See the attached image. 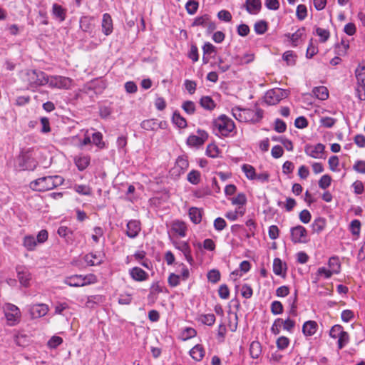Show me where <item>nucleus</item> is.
Returning a JSON list of instances; mask_svg holds the SVG:
<instances>
[{
	"mask_svg": "<svg viewBox=\"0 0 365 365\" xmlns=\"http://www.w3.org/2000/svg\"><path fill=\"white\" fill-rule=\"evenodd\" d=\"M63 181V178L59 175L45 176L31 181L29 187L35 191L45 192L61 185Z\"/></svg>",
	"mask_w": 365,
	"mask_h": 365,
	"instance_id": "nucleus-1",
	"label": "nucleus"
},
{
	"mask_svg": "<svg viewBox=\"0 0 365 365\" xmlns=\"http://www.w3.org/2000/svg\"><path fill=\"white\" fill-rule=\"evenodd\" d=\"M34 155L35 150L34 148L22 150L16 159L18 168L22 170H34L37 165Z\"/></svg>",
	"mask_w": 365,
	"mask_h": 365,
	"instance_id": "nucleus-2",
	"label": "nucleus"
},
{
	"mask_svg": "<svg viewBox=\"0 0 365 365\" xmlns=\"http://www.w3.org/2000/svg\"><path fill=\"white\" fill-rule=\"evenodd\" d=\"M47 75L39 70H27L23 75V80L27 83L31 88L47 84Z\"/></svg>",
	"mask_w": 365,
	"mask_h": 365,
	"instance_id": "nucleus-3",
	"label": "nucleus"
},
{
	"mask_svg": "<svg viewBox=\"0 0 365 365\" xmlns=\"http://www.w3.org/2000/svg\"><path fill=\"white\" fill-rule=\"evenodd\" d=\"M213 129L223 136H228L235 128L232 119L225 115H221L213 120Z\"/></svg>",
	"mask_w": 365,
	"mask_h": 365,
	"instance_id": "nucleus-4",
	"label": "nucleus"
},
{
	"mask_svg": "<svg viewBox=\"0 0 365 365\" xmlns=\"http://www.w3.org/2000/svg\"><path fill=\"white\" fill-rule=\"evenodd\" d=\"M96 277L93 274L87 275L75 274L64 279V284L74 287H83L96 282Z\"/></svg>",
	"mask_w": 365,
	"mask_h": 365,
	"instance_id": "nucleus-5",
	"label": "nucleus"
},
{
	"mask_svg": "<svg viewBox=\"0 0 365 365\" xmlns=\"http://www.w3.org/2000/svg\"><path fill=\"white\" fill-rule=\"evenodd\" d=\"M3 309L8 325L15 326L19 323L21 314L18 307L8 303L4 306Z\"/></svg>",
	"mask_w": 365,
	"mask_h": 365,
	"instance_id": "nucleus-6",
	"label": "nucleus"
},
{
	"mask_svg": "<svg viewBox=\"0 0 365 365\" xmlns=\"http://www.w3.org/2000/svg\"><path fill=\"white\" fill-rule=\"evenodd\" d=\"M49 87L59 89H69L72 87L73 80L70 78L61 76L47 75V79Z\"/></svg>",
	"mask_w": 365,
	"mask_h": 365,
	"instance_id": "nucleus-7",
	"label": "nucleus"
},
{
	"mask_svg": "<svg viewBox=\"0 0 365 365\" xmlns=\"http://www.w3.org/2000/svg\"><path fill=\"white\" fill-rule=\"evenodd\" d=\"M287 92L279 88H273L267 91L264 96V102L268 105H276L281 100L286 98Z\"/></svg>",
	"mask_w": 365,
	"mask_h": 365,
	"instance_id": "nucleus-8",
	"label": "nucleus"
},
{
	"mask_svg": "<svg viewBox=\"0 0 365 365\" xmlns=\"http://www.w3.org/2000/svg\"><path fill=\"white\" fill-rule=\"evenodd\" d=\"M197 135H190L187 139V145L190 147H200L202 145L208 138V134L205 130L198 129Z\"/></svg>",
	"mask_w": 365,
	"mask_h": 365,
	"instance_id": "nucleus-9",
	"label": "nucleus"
},
{
	"mask_svg": "<svg viewBox=\"0 0 365 365\" xmlns=\"http://www.w3.org/2000/svg\"><path fill=\"white\" fill-rule=\"evenodd\" d=\"M189 167L188 160L186 156H179L174 167L171 169L170 173L175 177H179L183 174Z\"/></svg>",
	"mask_w": 365,
	"mask_h": 365,
	"instance_id": "nucleus-10",
	"label": "nucleus"
},
{
	"mask_svg": "<svg viewBox=\"0 0 365 365\" xmlns=\"http://www.w3.org/2000/svg\"><path fill=\"white\" fill-rule=\"evenodd\" d=\"M307 235V230L303 226L298 225L291 229L292 240L294 243L305 242Z\"/></svg>",
	"mask_w": 365,
	"mask_h": 365,
	"instance_id": "nucleus-11",
	"label": "nucleus"
},
{
	"mask_svg": "<svg viewBox=\"0 0 365 365\" xmlns=\"http://www.w3.org/2000/svg\"><path fill=\"white\" fill-rule=\"evenodd\" d=\"M233 116L240 122H247L252 120V115L254 113L250 109L240 108L235 107L232 109Z\"/></svg>",
	"mask_w": 365,
	"mask_h": 365,
	"instance_id": "nucleus-12",
	"label": "nucleus"
},
{
	"mask_svg": "<svg viewBox=\"0 0 365 365\" xmlns=\"http://www.w3.org/2000/svg\"><path fill=\"white\" fill-rule=\"evenodd\" d=\"M170 230L175 235L180 237H185L187 235V227L185 222L175 220L171 222Z\"/></svg>",
	"mask_w": 365,
	"mask_h": 365,
	"instance_id": "nucleus-13",
	"label": "nucleus"
},
{
	"mask_svg": "<svg viewBox=\"0 0 365 365\" xmlns=\"http://www.w3.org/2000/svg\"><path fill=\"white\" fill-rule=\"evenodd\" d=\"M48 310V306L43 303L33 304L29 308V312L33 319L44 317L47 314Z\"/></svg>",
	"mask_w": 365,
	"mask_h": 365,
	"instance_id": "nucleus-14",
	"label": "nucleus"
},
{
	"mask_svg": "<svg viewBox=\"0 0 365 365\" xmlns=\"http://www.w3.org/2000/svg\"><path fill=\"white\" fill-rule=\"evenodd\" d=\"M165 124V122L159 121L156 119H148L143 120L140 126L143 129L146 130L156 131L158 129L164 128Z\"/></svg>",
	"mask_w": 365,
	"mask_h": 365,
	"instance_id": "nucleus-15",
	"label": "nucleus"
},
{
	"mask_svg": "<svg viewBox=\"0 0 365 365\" xmlns=\"http://www.w3.org/2000/svg\"><path fill=\"white\" fill-rule=\"evenodd\" d=\"M16 272L20 284L24 287H29L31 279V274L29 272V270L26 267H18L16 268Z\"/></svg>",
	"mask_w": 365,
	"mask_h": 365,
	"instance_id": "nucleus-16",
	"label": "nucleus"
},
{
	"mask_svg": "<svg viewBox=\"0 0 365 365\" xmlns=\"http://www.w3.org/2000/svg\"><path fill=\"white\" fill-rule=\"evenodd\" d=\"M324 145L322 143H318L315 145H306L304 151L306 154L314 158H320L324 150Z\"/></svg>",
	"mask_w": 365,
	"mask_h": 365,
	"instance_id": "nucleus-17",
	"label": "nucleus"
},
{
	"mask_svg": "<svg viewBox=\"0 0 365 365\" xmlns=\"http://www.w3.org/2000/svg\"><path fill=\"white\" fill-rule=\"evenodd\" d=\"M140 222L135 220H130L127 224L126 235L130 238H135L140 232Z\"/></svg>",
	"mask_w": 365,
	"mask_h": 365,
	"instance_id": "nucleus-18",
	"label": "nucleus"
},
{
	"mask_svg": "<svg viewBox=\"0 0 365 365\" xmlns=\"http://www.w3.org/2000/svg\"><path fill=\"white\" fill-rule=\"evenodd\" d=\"M305 29L302 27L294 34H286L285 36L290 39L292 46H297L302 41V37L304 36Z\"/></svg>",
	"mask_w": 365,
	"mask_h": 365,
	"instance_id": "nucleus-19",
	"label": "nucleus"
},
{
	"mask_svg": "<svg viewBox=\"0 0 365 365\" xmlns=\"http://www.w3.org/2000/svg\"><path fill=\"white\" fill-rule=\"evenodd\" d=\"M130 275L133 279L138 282L145 281L148 277V273L138 267L132 268L130 270Z\"/></svg>",
	"mask_w": 365,
	"mask_h": 365,
	"instance_id": "nucleus-20",
	"label": "nucleus"
},
{
	"mask_svg": "<svg viewBox=\"0 0 365 365\" xmlns=\"http://www.w3.org/2000/svg\"><path fill=\"white\" fill-rule=\"evenodd\" d=\"M245 7L250 14H257L261 9L260 0H246Z\"/></svg>",
	"mask_w": 365,
	"mask_h": 365,
	"instance_id": "nucleus-21",
	"label": "nucleus"
},
{
	"mask_svg": "<svg viewBox=\"0 0 365 365\" xmlns=\"http://www.w3.org/2000/svg\"><path fill=\"white\" fill-rule=\"evenodd\" d=\"M89 155H79L74 158V163L80 171L84 170L90 164Z\"/></svg>",
	"mask_w": 365,
	"mask_h": 365,
	"instance_id": "nucleus-22",
	"label": "nucleus"
},
{
	"mask_svg": "<svg viewBox=\"0 0 365 365\" xmlns=\"http://www.w3.org/2000/svg\"><path fill=\"white\" fill-rule=\"evenodd\" d=\"M103 33L108 36L113 31V21L111 16L108 14H104L102 19Z\"/></svg>",
	"mask_w": 365,
	"mask_h": 365,
	"instance_id": "nucleus-23",
	"label": "nucleus"
},
{
	"mask_svg": "<svg viewBox=\"0 0 365 365\" xmlns=\"http://www.w3.org/2000/svg\"><path fill=\"white\" fill-rule=\"evenodd\" d=\"M230 200L233 205L237 206L236 209L242 208L244 210V212H246L245 205L247 202V197L244 193H238L237 196L230 198Z\"/></svg>",
	"mask_w": 365,
	"mask_h": 365,
	"instance_id": "nucleus-24",
	"label": "nucleus"
},
{
	"mask_svg": "<svg viewBox=\"0 0 365 365\" xmlns=\"http://www.w3.org/2000/svg\"><path fill=\"white\" fill-rule=\"evenodd\" d=\"M205 354V351L202 345L197 344L190 351V356L196 361H201Z\"/></svg>",
	"mask_w": 365,
	"mask_h": 365,
	"instance_id": "nucleus-25",
	"label": "nucleus"
},
{
	"mask_svg": "<svg viewBox=\"0 0 365 365\" xmlns=\"http://www.w3.org/2000/svg\"><path fill=\"white\" fill-rule=\"evenodd\" d=\"M52 14L55 18L58 19L59 21L62 22L66 19V9L58 4H53L52 6Z\"/></svg>",
	"mask_w": 365,
	"mask_h": 365,
	"instance_id": "nucleus-26",
	"label": "nucleus"
},
{
	"mask_svg": "<svg viewBox=\"0 0 365 365\" xmlns=\"http://www.w3.org/2000/svg\"><path fill=\"white\" fill-rule=\"evenodd\" d=\"M85 261L91 266L98 265L103 262V256L100 254L90 253L85 256Z\"/></svg>",
	"mask_w": 365,
	"mask_h": 365,
	"instance_id": "nucleus-27",
	"label": "nucleus"
},
{
	"mask_svg": "<svg viewBox=\"0 0 365 365\" xmlns=\"http://www.w3.org/2000/svg\"><path fill=\"white\" fill-rule=\"evenodd\" d=\"M317 329V324L314 321H307L302 327V331L306 336L314 335Z\"/></svg>",
	"mask_w": 365,
	"mask_h": 365,
	"instance_id": "nucleus-28",
	"label": "nucleus"
},
{
	"mask_svg": "<svg viewBox=\"0 0 365 365\" xmlns=\"http://www.w3.org/2000/svg\"><path fill=\"white\" fill-rule=\"evenodd\" d=\"M93 18L89 16H82L80 19V28L84 32H91L93 29Z\"/></svg>",
	"mask_w": 365,
	"mask_h": 365,
	"instance_id": "nucleus-29",
	"label": "nucleus"
},
{
	"mask_svg": "<svg viewBox=\"0 0 365 365\" xmlns=\"http://www.w3.org/2000/svg\"><path fill=\"white\" fill-rule=\"evenodd\" d=\"M357 85L365 87V66L359 65L355 71Z\"/></svg>",
	"mask_w": 365,
	"mask_h": 365,
	"instance_id": "nucleus-30",
	"label": "nucleus"
},
{
	"mask_svg": "<svg viewBox=\"0 0 365 365\" xmlns=\"http://www.w3.org/2000/svg\"><path fill=\"white\" fill-rule=\"evenodd\" d=\"M188 215L190 220L195 224H199L202 220V211L197 207L190 208Z\"/></svg>",
	"mask_w": 365,
	"mask_h": 365,
	"instance_id": "nucleus-31",
	"label": "nucleus"
},
{
	"mask_svg": "<svg viewBox=\"0 0 365 365\" xmlns=\"http://www.w3.org/2000/svg\"><path fill=\"white\" fill-rule=\"evenodd\" d=\"M37 241L32 235H26L24 237L23 245L29 251H33L37 246Z\"/></svg>",
	"mask_w": 365,
	"mask_h": 365,
	"instance_id": "nucleus-32",
	"label": "nucleus"
},
{
	"mask_svg": "<svg viewBox=\"0 0 365 365\" xmlns=\"http://www.w3.org/2000/svg\"><path fill=\"white\" fill-rule=\"evenodd\" d=\"M313 94L319 100L324 101L328 98L329 92L325 86L315 87L312 90Z\"/></svg>",
	"mask_w": 365,
	"mask_h": 365,
	"instance_id": "nucleus-33",
	"label": "nucleus"
},
{
	"mask_svg": "<svg viewBox=\"0 0 365 365\" xmlns=\"http://www.w3.org/2000/svg\"><path fill=\"white\" fill-rule=\"evenodd\" d=\"M235 63L237 65H243L251 63L254 60V54L246 53L242 56H237L234 58Z\"/></svg>",
	"mask_w": 365,
	"mask_h": 365,
	"instance_id": "nucleus-34",
	"label": "nucleus"
},
{
	"mask_svg": "<svg viewBox=\"0 0 365 365\" xmlns=\"http://www.w3.org/2000/svg\"><path fill=\"white\" fill-rule=\"evenodd\" d=\"M200 104L203 108L207 110H212L216 106L215 103L210 96H202L200 100Z\"/></svg>",
	"mask_w": 365,
	"mask_h": 365,
	"instance_id": "nucleus-35",
	"label": "nucleus"
},
{
	"mask_svg": "<svg viewBox=\"0 0 365 365\" xmlns=\"http://www.w3.org/2000/svg\"><path fill=\"white\" fill-rule=\"evenodd\" d=\"M215 316L213 314H200L198 321L207 326H212L215 322Z\"/></svg>",
	"mask_w": 365,
	"mask_h": 365,
	"instance_id": "nucleus-36",
	"label": "nucleus"
},
{
	"mask_svg": "<svg viewBox=\"0 0 365 365\" xmlns=\"http://www.w3.org/2000/svg\"><path fill=\"white\" fill-rule=\"evenodd\" d=\"M250 352L252 358L257 359L262 352L260 343L257 341H252L250 346Z\"/></svg>",
	"mask_w": 365,
	"mask_h": 365,
	"instance_id": "nucleus-37",
	"label": "nucleus"
},
{
	"mask_svg": "<svg viewBox=\"0 0 365 365\" xmlns=\"http://www.w3.org/2000/svg\"><path fill=\"white\" fill-rule=\"evenodd\" d=\"M328 265L329 269L331 270L333 273L338 274L340 272L341 264L338 257H331L329 258Z\"/></svg>",
	"mask_w": 365,
	"mask_h": 365,
	"instance_id": "nucleus-38",
	"label": "nucleus"
},
{
	"mask_svg": "<svg viewBox=\"0 0 365 365\" xmlns=\"http://www.w3.org/2000/svg\"><path fill=\"white\" fill-rule=\"evenodd\" d=\"M326 227V220L322 217H318L314 220L312 225V230L314 232H321Z\"/></svg>",
	"mask_w": 365,
	"mask_h": 365,
	"instance_id": "nucleus-39",
	"label": "nucleus"
},
{
	"mask_svg": "<svg viewBox=\"0 0 365 365\" xmlns=\"http://www.w3.org/2000/svg\"><path fill=\"white\" fill-rule=\"evenodd\" d=\"M336 121H337L336 119L333 118L331 117L321 116L320 119H319V124H320V126H322V127H324L326 128H331L335 125Z\"/></svg>",
	"mask_w": 365,
	"mask_h": 365,
	"instance_id": "nucleus-40",
	"label": "nucleus"
},
{
	"mask_svg": "<svg viewBox=\"0 0 365 365\" xmlns=\"http://www.w3.org/2000/svg\"><path fill=\"white\" fill-rule=\"evenodd\" d=\"M245 214V212H244V210L242 208H240L235 209V210L227 212L225 216L231 221H235L239 217H242Z\"/></svg>",
	"mask_w": 365,
	"mask_h": 365,
	"instance_id": "nucleus-41",
	"label": "nucleus"
},
{
	"mask_svg": "<svg viewBox=\"0 0 365 365\" xmlns=\"http://www.w3.org/2000/svg\"><path fill=\"white\" fill-rule=\"evenodd\" d=\"M172 119L173 122L180 128H184L187 126L186 120L178 112H174Z\"/></svg>",
	"mask_w": 365,
	"mask_h": 365,
	"instance_id": "nucleus-42",
	"label": "nucleus"
},
{
	"mask_svg": "<svg viewBox=\"0 0 365 365\" xmlns=\"http://www.w3.org/2000/svg\"><path fill=\"white\" fill-rule=\"evenodd\" d=\"M242 170L248 179L255 180L256 173L255 169L253 166L248 164H244L242 166Z\"/></svg>",
	"mask_w": 365,
	"mask_h": 365,
	"instance_id": "nucleus-43",
	"label": "nucleus"
},
{
	"mask_svg": "<svg viewBox=\"0 0 365 365\" xmlns=\"http://www.w3.org/2000/svg\"><path fill=\"white\" fill-rule=\"evenodd\" d=\"M163 289L160 287L159 282H154L150 287V294L148 295V299H155L157 297V295L162 292Z\"/></svg>",
	"mask_w": 365,
	"mask_h": 365,
	"instance_id": "nucleus-44",
	"label": "nucleus"
},
{
	"mask_svg": "<svg viewBox=\"0 0 365 365\" xmlns=\"http://www.w3.org/2000/svg\"><path fill=\"white\" fill-rule=\"evenodd\" d=\"M187 179L192 185H197L200 180V173L197 170H192L188 174Z\"/></svg>",
	"mask_w": 365,
	"mask_h": 365,
	"instance_id": "nucleus-45",
	"label": "nucleus"
},
{
	"mask_svg": "<svg viewBox=\"0 0 365 365\" xmlns=\"http://www.w3.org/2000/svg\"><path fill=\"white\" fill-rule=\"evenodd\" d=\"M284 264L279 258H275L273 261V272L276 275H282L284 270Z\"/></svg>",
	"mask_w": 365,
	"mask_h": 365,
	"instance_id": "nucleus-46",
	"label": "nucleus"
},
{
	"mask_svg": "<svg viewBox=\"0 0 365 365\" xmlns=\"http://www.w3.org/2000/svg\"><path fill=\"white\" fill-rule=\"evenodd\" d=\"M254 29L256 34L262 35L267 30V24L264 21H259L255 23Z\"/></svg>",
	"mask_w": 365,
	"mask_h": 365,
	"instance_id": "nucleus-47",
	"label": "nucleus"
},
{
	"mask_svg": "<svg viewBox=\"0 0 365 365\" xmlns=\"http://www.w3.org/2000/svg\"><path fill=\"white\" fill-rule=\"evenodd\" d=\"M344 331L342 326L336 324L330 329L329 335L333 339H338Z\"/></svg>",
	"mask_w": 365,
	"mask_h": 365,
	"instance_id": "nucleus-48",
	"label": "nucleus"
},
{
	"mask_svg": "<svg viewBox=\"0 0 365 365\" xmlns=\"http://www.w3.org/2000/svg\"><path fill=\"white\" fill-rule=\"evenodd\" d=\"M173 244L175 246V247L176 249L180 250L183 253V255L187 254L188 252H190L191 250L188 243L186 242H178L176 241H173Z\"/></svg>",
	"mask_w": 365,
	"mask_h": 365,
	"instance_id": "nucleus-49",
	"label": "nucleus"
},
{
	"mask_svg": "<svg viewBox=\"0 0 365 365\" xmlns=\"http://www.w3.org/2000/svg\"><path fill=\"white\" fill-rule=\"evenodd\" d=\"M282 58L288 65H294L295 63L297 56L294 51H287L284 53Z\"/></svg>",
	"mask_w": 365,
	"mask_h": 365,
	"instance_id": "nucleus-50",
	"label": "nucleus"
},
{
	"mask_svg": "<svg viewBox=\"0 0 365 365\" xmlns=\"http://www.w3.org/2000/svg\"><path fill=\"white\" fill-rule=\"evenodd\" d=\"M74 190L76 192L83 195H91V188L86 185H76L74 187Z\"/></svg>",
	"mask_w": 365,
	"mask_h": 365,
	"instance_id": "nucleus-51",
	"label": "nucleus"
},
{
	"mask_svg": "<svg viewBox=\"0 0 365 365\" xmlns=\"http://www.w3.org/2000/svg\"><path fill=\"white\" fill-rule=\"evenodd\" d=\"M182 108L189 115H192L195 112V104L191 101H185L182 105Z\"/></svg>",
	"mask_w": 365,
	"mask_h": 365,
	"instance_id": "nucleus-52",
	"label": "nucleus"
},
{
	"mask_svg": "<svg viewBox=\"0 0 365 365\" xmlns=\"http://www.w3.org/2000/svg\"><path fill=\"white\" fill-rule=\"evenodd\" d=\"M296 15L299 20H304L307 16V9L305 5L299 4L297 7Z\"/></svg>",
	"mask_w": 365,
	"mask_h": 365,
	"instance_id": "nucleus-53",
	"label": "nucleus"
},
{
	"mask_svg": "<svg viewBox=\"0 0 365 365\" xmlns=\"http://www.w3.org/2000/svg\"><path fill=\"white\" fill-rule=\"evenodd\" d=\"M277 347L279 350H284L288 347L289 344V339L286 336H280L276 341Z\"/></svg>",
	"mask_w": 365,
	"mask_h": 365,
	"instance_id": "nucleus-54",
	"label": "nucleus"
},
{
	"mask_svg": "<svg viewBox=\"0 0 365 365\" xmlns=\"http://www.w3.org/2000/svg\"><path fill=\"white\" fill-rule=\"evenodd\" d=\"M209 15L205 14L202 16L197 17L195 19L192 23V26H202L204 27L207 26V22H209Z\"/></svg>",
	"mask_w": 365,
	"mask_h": 365,
	"instance_id": "nucleus-55",
	"label": "nucleus"
},
{
	"mask_svg": "<svg viewBox=\"0 0 365 365\" xmlns=\"http://www.w3.org/2000/svg\"><path fill=\"white\" fill-rule=\"evenodd\" d=\"M63 343V339L58 336H52L48 341V346L51 349H56Z\"/></svg>",
	"mask_w": 365,
	"mask_h": 365,
	"instance_id": "nucleus-56",
	"label": "nucleus"
},
{
	"mask_svg": "<svg viewBox=\"0 0 365 365\" xmlns=\"http://www.w3.org/2000/svg\"><path fill=\"white\" fill-rule=\"evenodd\" d=\"M316 34L321 38L320 41L323 43L327 41L330 36L329 31L327 29L319 27L316 29Z\"/></svg>",
	"mask_w": 365,
	"mask_h": 365,
	"instance_id": "nucleus-57",
	"label": "nucleus"
},
{
	"mask_svg": "<svg viewBox=\"0 0 365 365\" xmlns=\"http://www.w3.org/2000/svg\"><path fill=\"white\" fill-rule=\"evenodd\" d=\"M271 312L274 315L282 314L283 312L282 304L279 301L272 302L271 304Z\"/></svg>",
	"mask_w": 365,
	"mask_h": 365,
	"instance_id": "nucleus-58",
	"label": "nucleus"
},
{
	"mask_svg": "<svg viewBox=\"0 0 365 365\" xmlns=\"http://www.w3.org/2000/svg\"><path fill=\"white\" fill-rule=\"evenodd\" d=\"M219 150L215 144H209L206 148V155L211 158H216L218 155Z\"/></svg>",
	"mask_w": 365,
	"mask_h": 365,
	"instance_id": "nucleus-59",
	"label": "nucleus"
},
{
	"mask_svg": "<svg viewBox=\"0 0 365 365\" xmlns=\"http://www.w3.org/2000/svg\"><path fill=\"white\" fill-rule=\"evenodd\" d=\"M349 341V336L346 331H344L341 335L338 338V347L341 349L345 346Z\"/></svg>",
	"mask_w": 365,
	"mask_h": 365,
	"instance_id": "nucleus-60",
	"label": "nucleus"
},
{
	"mask_svg": "<svg viewBox=\"0 0 365 365\" xmlns=\"http://www.w3.org/2000/svg\"><path fill=\"white\" fill-rule=\"evenodd\" d=\"M207 279L212 283H216L220 279V273L217 269H212L207 273Z\"/></svg>",
	"mask_w": 365,
	"mask_h": 365,
	"instance_id": "nucleus-61",
	"label": "nucleus"
},
{
	"mask_svg": "<svg viewBox=\"0 0 365 365\" xmlns=\"http://www.w3.org/2000/svg\"><path fill=\"white\" fill-rule=\"evenodd\" d=\"M331 178L328 175H324L322 176L319 181V186L322 189H326L331 185Z\"/></svg>",
	"mask_w": 365,
	"mask_h": 365,
	"instance_id": "nucleus-62",
	"label": "nucleus"
},
{
	"mask_svg": "<svg viewBox=\"0 0 365 365\" xmlns=\"http://www.w3.org/2000/svg\"><path fill=\"white\" fill-rule=\"evenodd\" d=\"M361 222L359 220H354L350 223V230L354 235H359L360 232Z\"/></svg>",
	"mask_w": 365,
	"mask_h": 365,
	"instance_id": "nucleus-63",
	"label": "nucleus"
},
{
	"mask_svg": "<svg viewBox=\"0 0 365 365\" xmlns=\"http://www.w3.org/2000/svg\"><path fill=\"white\" fill-rule=\"evenodd\" d=\"M69 308V306L66 302H58L54 307L55 314H63V312Z\"/></svg>",
	"mask_w": 365,
	"mask_h": 365,
	"instance_id": "nucleus-64",
	"label": "nucleus"
}]
</instances>
